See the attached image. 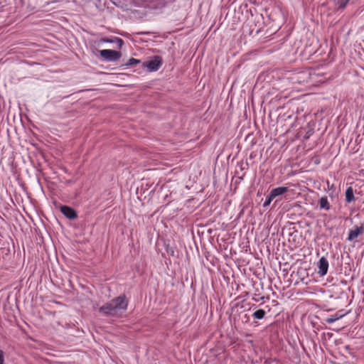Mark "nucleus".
I'll return each instance as SVG.
<instances>
[{"label": "nucleus", "mask_w": 364, "mask_h": 364, "mask_svg": "<svg viewBox=\"0 0 364 364\" xmlns=\"http://www.w3.org/2000/svg\"><path fill=\"white\" fill-rule=\"evenodd\" d=\"M128 301L124 295H120L102 305L99 311L106 316H117L127 309Z\"/></svg>", "instance_id": "nucleus-1"}, {"label": "nucleus", "mask_w": 364, "mask_h": 364, "mask_svg": "<svg viewBox=\"0 0 364 364\" xmlns=\"http://www.w3.org/2000/svg\"><path fill=\"white\" fill-rule=\"evenodd\" d=\"M100 54L102 58L109 62L117 61L121 57L120 52L110 49L101 50H100Z\"/></svg>", "instance_id": "nucleus-2"}, {"label": "nucleus", "mask_w": 364, "mask_h": 364, "mask_svg": "<svg viewBox=\"0 0 364 364\" xmlns=\"http://www.w3.org/2000/svg\"><path fill=\"white\" fill-rule=\"evenodd\" d=\"M144 65L150 72L156 71L162 65V59L160 56L156 55L151 60L144 63Z\"/></svg>", "instance_id": "nucleus-3"}, {"label": "nucleus", "mask_w": 364, "mask_h": 364, "mask_svg": "<svg viewBox=\"0 0 364 364\" xmlns=\"http://www.w3.org/2000/svg\"><path fill=\"white\" fill-rule=\"evenodd\" d=\"M364 233V223H362L360 225H355L352 229L349 230L347 240L353 241L358 236Z\"/></svg>", "instance_id": "nucleus-4"}, {"label": "nucleus", "mask_w": 364, "mask_h": 364, "mask_svg": "<svg viewBox=\"0 0 364 364\" xmlns=\"http://www.w3.org/2000/svg\"><path fill=\"white\" fill-rule=\"evenodd\" d=\"M328 261L325 257H321L318 262V273L320 276H325L328 269Z\"/></svg>", "instance_id": "nucleus-5"}, {"label": "nucleus", "mask_w": 364, "mask_h": 364, "mask_svg": "<svg viewBox=\"0 0 364 364\" xmlns=\"http://www.w3.org/2000/svg\"><path fill=\"white\" fill-rule=\"evenodd\" d=\"M61 213L68 218L70 220L75 219L77 215L76 212L72 208L67 206V205H63L60 208Z\"/></svg>", "instance_id": "nucleus-6"}, {"label": "nucleus", "mask_w": 364, "mask_h": 364, "mask_svg": "<svg viewBox=\"0 0 364 364\" xmlns=\"http://www.w3.org/2000/svg\"><path fill=\"white\" fill-rule=\"evenodd\" d=\"M289 191V188L286 186H279L272 189L269 194L275 199Z\"/></svg>", "instance_id": "nucleus-7"}, {"label": "nucleus", "mask_w": 364, "mask_h": 364, "mask_svg": "<svg viewBox=\"0 0 364 364\" xmlns=\"http://www.w3.org/2000/svg\"><path fill=\"white\" fill-rule=\"evenodd\" d=\"M318 205L321 210H329L331 209V205L327 196H323L319 199Z\"/></svg>", "instance_id": "nucleus-8"}, {"label": "nucleus", "mask_w": 364, "mask_h": 364, "mask_svg": "<svg viewBox=\"0 0 364 364\" xmlns=\"http://www.w3.org/2000/svg\"><path fill=\"white\" fill-rule=\"evenodd\" d=\"M346 200L348 203L355 200L353 189L352 187H348L346 191Z\"/></svg>", "instance_id": "nucleus-9"}, {"label": "nucleus", "mask_w": 364, "mask_h": 364, "mask_svg": "<svg viewBox=\"0 0 364 364\" xmlns=\"http://www.w3.org/2000/svg\"><path fill=\"white\" fill-rule=\"evenodd\" d=\"M265 314L266 312L264 310L258 309L253 313L252 316L257 319H262L264 317Z\"/></svg>", "instance_id": "nucleus-10"}, {"label": "nucleus", "mask_w": 364, "mask_h": 364, "mask_svg": "<svg viewBox=\"0 0 364 364\" xmlns=\"http://www.w3.org/2000/svg\"><path fill=\"white\" fill-rule=\"evenodd\" d=\"M274 198L270 195L269 194L267 198H266V200L263 203V207L264 208H266L267 206H269L271 203V202L274 200Z\"/></svg>", "instance_id": "nucleus-11"}, {"label": "nucleus", "mask_w": 364, "mask_h": 364, "mask_svg": "<svg viewBox=\"0 0 364 364\" xmlns=\"http://www.w3.org/2000/svg\"><path fill=\"white\" fill-rule=\"evenodd\" d=\"M350 0H338L337 4L339 9H344L348 4Z\"/></svg>", "instance_id": "nucleus-12"}, {"label": "nucleus", "mask_w": 364, "mask_h": 364, "mask_svg": "<svg viewBox=\"0 0 364 364\" xmlns=\"http://www.w3.org/2000/svg\"><path fill=\"white\" fill-rule=\"evenodd\" d=\"M339 318L338 316H331L329 318H327L326 321V323H334L335 321H336Z\"/></svg>", "instance_id": "nucleus-13"}, {"label": "nucleus", "mask_w": 364, "mask_h": 364, "mask_svg": "<svg viewBox=\"0 0 364 364\" xmlns=\"http://www.w3.org/2000/svg\"><path fill=\"white\" fill-rule=\"evenodd\" d=\"M139 63V60H136L135 58H130L128 61V63H127V65H134V64H137Z\"/></svg>", "instance_id": "nucleus-14"}, {"label": "nucleus", "mask_w": 364, "mask_h": 364, "mask_svg": "<svg viewBox=\"0 0 364 364\" xmlns=\"http://www.w3.org/2000/svg\"><path fill=\"white\" fill-rule=\"evenodd\" d=\"M0 364H4V353L0 350Z\"/></svg>", "instance_id": "nucleus-15"}, {"label": "nucleus", "mask_w": 364, "mask_h": 364, "mask_svg": "<svg viewBox=\"0 0 364 364\" xmlns=\"http://www.w3.org/2000/svg\"><path fill=\"white\" fill-rule=\"evenodd\" d=\"M117 41L119 43V46H121L123 43V41L121 38H117Z\"/></svg>", "instance_id": "nucleus-16"}, {"label": "nucleus", "mask_w": 364, "mask_h": 364, "mask_svg": "<svg viewBox=\"0 0 364 364\" xmlns=\"http://www.w3.org/2000/svg\"><path fill=\"white\" fill-rule=\"evenodd\" d=\"M103 41L104 42H112L111 41L108 40V39H103Z\"/></svg>", "instance_id": "nucleus-17"}, {"label": "nucleus", "mask_w": 364, "mask_h": 364, "mask_svg": "<svg viewBox=\"0 0 364 364\" xmlns=\"http://www.w3.org/2000/svg\"><path fill=\"white\" fill-rule=\"evenodd\" d=\"M245 318H247V321L249 319V316L247 314H245Z\"/></svg>", "instance_id": "nucleus-18"}, {"label": "nucleus", "mask_w": 364, "mask_h": 364, "mask_svg": "<svg viewBox=\"0 0 364 364\" xmlns=\"http://www.w3.org/2000/svg\"><path fill=\"white\" fill-rule=\"evenodd\" d=\"M245 168L242 167V164H241V170H243Z\"/></svg>", "instance_id": "nucleus-19"}]
</instances>
